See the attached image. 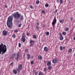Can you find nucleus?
I'll list each match as a JSON object with an SVG mask.
<instances>
[{"instance_id": "nucleus-55", "label": "nucleus", "mask_w": 75, "mask_h": 75, "mask_svg": "<svg viewBox=\"0 0 75 75\" xmlns=\"http://www.w3.org/2000/svg\"><path fill=\"white\" fill-rule=\"evenodd\" d=\"M13 58V57H12V58Z\"/></svg>"}, {"instance_id": "nucleus-43", "label": "nucleus", "mask_w": 75, "mask_h": 75, "mask_svg": "<svg viewBox=\"0 0 75 75\" xmlns=\"http://www.w3.org/2000/svg\"><path fill=\"white\" fill-rule=\"evenodd\" d=\"M57 11H58V9H56L55 11V13H57Z\"/></svg>"}, {"instance_id": "nucleus-47", "label": "nucleus", "mask_w": 75, "mask_h": 75, "mask_svg": "<svg viewBox=\"0 0 75 75\" xmlns=\"http://www.w3.org/2000/svg\"><path fill=\"white\" fill-rule=\"evenodd\" d=\"M59 0H56V1L57 2V3H58V2L59 1Z\"/></svg>"}, {"instance_id": "nucleus-33", "label": "nucleus", "mask_w": 75, "mask_h": 75, "mask_svg": "<svg viewBox=\"0 0 75 75\" xmlns=\"http://www.w3.org/2000/svg\"><path fill=\"white\" fill-rule=\"evenodd\" d=\"M25 52H28V49H26L25 50Z\"/></svg>"}, {"instance_id": "nucleus-34", "label": "nucleus", "mask_w": 75, "mask_h": 75, "mask_svg": "<svg viewBox=\"0 0 75 75\" xmlns=\"http://www.w3.org/2000/svg\"><path fill=\"white\" fill-rule=\"evenodd\" d=\"M44 72H46L47 71V68L45 67L43 69Z\"/></svg>"}, {"instance_id": "nucleus-20", "label": "nucleus", "mask_w": 75, "mask_h": 75, "mask_svg": "<svg viewBox=\"0 0 75 75\" xmlns=\"http://www.w3.org/2000/svg\"><path fill=\"white\" fill-rule=\"evenodd\" d=\"M72 51V50L71 49H69L68 50V52L69 53H70V52H71Z\"/></svg>"}, {"instance_id": "nucleus-51", "label": "nucleus", "mask_w": 75, "mask_h": 75, "mask_svg": "<svg viewBox=\"0 0 75 75\" xmlns=\"http://www.w3.org/2000/svg\"><path fill=\"white\" fill-rule=\"evenodd\" d=\"M1 71H0V75H1Z\"/></svg>"}, {"instance_id": "nucleus-25", "label": "nucleus", "mask_w": 75, "mask_h": 75, "mask_svg": "<svg viewBox=\"0 0 75 75\" xmlns=\"http://www.w3.org/2000/svg\"><path fill=\"white\" fill-rule=\"evenodd\" d=\"M41 13L42 14H45V10H42V11Z\"/></svg>"}, {"instance_id": "nucleus-37", "label": "nucleus", "mask_w": 75, "mask_h": 75, "mask_svg": "<svg viewBox=\"0 0 75 75\" xmlns=\"http://www.w3.org/2000/svg\"><path fill=\"white\" fill-rule=\"evenodd\" d=\"M14 33H17L18 32V30L17 29H16L14 31Z\"/></svg>"}, {"instance_id": "nucleus-5", "label": "nucleus", "mask_w": 75, "mask_h": 75, "mask_svg": "<svg viewBox=\"0 0 75 75\" xmlns=\"http://www.w3.org/2000/svg\"><path fill=\"white\" fill-rule=\"evenodd\" d=\"M25 33H23L22 37L21 40V41H22L23 42H25Z\"/></svg>"}, {"instance_id": "nucleus-18", "label": "nucleus", "mask_w": 75, "mask_h": 75, "mask_svg": "<svg viewBox=\"0 0 75 75\" xmlns=\"http://www.w3.org/2000/svg\"><path fill=\"white\" fill-rule=\"evenodd\" d=\"M59 22H60V23H62V24H63V23H64V20L61 19L59 21Z\"/></svg>"}, {"instance_id": "nucleus-23", "label": "nucleus", "mask_w": 75, "mask_h": 75, "mask_svg": "<svg viewBox=\"0 0 75 75\" xmlns=\"http://www.w3.org/2000/svg\"><path fill=\"white\" fill-rule=\"evenodd\" d=\"M45 34H46V35L47 36H48V35H50V33L49 32H45Z\"/></svg>"}, {"instance_id": "nucleus-12", "label": "nucleus", "mask_w": 75, "mask_h": 75, "mask_svg": "<svg viewBox=\"0 0 75 75\" xmlns=\"http://www.w3.org/2000/svg\"><path fill=\"white\" fill-rule=\"evenodd\" d=\"M44 51L45 52H47L48 51V47H44Z\"/></svg>"}, {"instance_id": "nucleus-53", "label": "nucleus", "mask_w": 75, "mask_h": 75, "mask_svg": "<svg viewBox=\"0 0 75 75\" xmlns=\"http://www.w3.org/2000/svg\"><path fill=\"white\" fill-rule=\"evenodd\" d=\"M74 56H75V53L74 54Z\"/></svg>"}, {"instance_id": "nucleus-1", "label": "nucleus", "mask_w": 75, "mask_h": 75, "mask_svg": "<svg viewBox=\"0 0 75 75\" xmlns=\"http://www.w3.org/2000/svg\"><path fill=\"white\" fill-rule=\"evenodd\" d=\"M12 16L16 20H18L20 18V20H23L24 19L23 16L21 15V14L19 13L18 12H15L12 14Z\"/></svg>"}, {"instance_id": "nucleus-14", "label": "nucleus", "mask_w": 75, "mask_h": 75, "mask_svg": "<svg viewBox=\"0 0 75 75\" xmlns=\"http://www.w3.org/2000/svg\"><path fill=\"white\" fill-rule=\"evenodd\" d=\"M38 58L39 60H42V57L41 55H39L38 56Z\"/></svg>"}, {"instance_id": "nucleus-48", "label": "nucleus", "mask_w": 75, "mask_h": 75, "mask_svg": "<svg viewBox=\"0 0 75 75\" xmlns=\"http://www.w3.org/2000/svg\"><path fill=\"white\" fill-rule=\"evenodd\" d=\"M5 8H7V5L5 6Z\"/></svg>"}, {"instance_id": "nucleus-52", "label": "nucleus", "mask_w": 75, "mask_h": 75, "mask_svg": "<svg viewBox=\"0 0 75 75\" xmlns=\"http://www.w3.org/2000/svg\"><path fill=\"white\" fill-rule=\"evenodd\" d=\"M25 54H24L23 56L24 57V56H25Z\"/></svg>"}, {"instance_id": "nucleus-39", "label": "nucleus", "mask_w": 75, "mask_h": 75, "mask_svg": "<svg viewBox=\"0 0 75 75\" xmlns=\"http://www.w3.org/2000/svg\"><path fill=\"white\" fill-rule=\"evenodd\" d=\"M18 45L19 48H20L21 47V44L20 43H19Z\"/></svg>"}, {"instance_id": "nucleus-7", "label": "nucleus", "mask_w": 75, "mask_h": 75, "mask_svg": "<svg viewBox=\"0 0 75 75\" xmlns=\"http://www.w3.org/2000/svg\"><path fill=\"white\" fill-rule=\"evenodd\" d=\"M8 34V32L7 31L4 30L2 32V35L3 36H7Z\"/></svg>"}, {"instance_id": "nucleus-41", "label": "nucleus", "mask_w": 75, "mask_h": 75, "mask_svg": "<svg viewBox=\"0 0 75 75\" xmlns=\"http://www.w3.org/2000/svg\"><path fill=\"white\" fill-rule=\"evenodd\" d=\"M14 64V63H13V62H12L10 64V65H13Z\"/></svg>"}, {"instance_id": "nucleus-15", "label": "nucleus", "mask_w": 75, "mask_h": 75, "mask_svg": "<svg viewBox=\"0 0 75 75\" xmlns=\"http://www.w3.org/2000/svg\"><path fill=\"white\" fill-rule=\"evenodd\" d=\"M65 47H62V46H61L60 47V51H63V50H65Z\"/></svg>"}, {"instance_id": "nucleus-44", "label": "nucleus", "mask_w": 75, "mask_h": 75, "mask_svg": "<svg viewBox=\"0 0 75 75\" xmlns=\"http://www.w3.org/2000/svg\"><path fill=\"white\" fill-rule=\"evenodd\" d=\"M70 19L71 21H72V20H73V18H72V17H71L70 18Z\"/></svg>"}, {"instance_id": "nucleus-46", "label": "nucleus", "mask_w": 75, "mask_h": 75, "mask_svg": "<svg viewBox=\"0 0 75 75\" xmlns=\"http://www.w3.org/2000/svg\"><path fill=\"white\" fill-rule=\"evenodd\" d=\"M31 58L32 59H33V58H34V56H33V55L31 56Z\"/></svg>"}, {"instance_id": "nucleus-26", "label": "nucleus", "mask_w": 75, "mask_h": 75, "mask_svg": "<svg viewBox=\"0 0 75 75\" xmlns=\"http://www.w3.org/2000/svg\"><path fill=\"white\" fill-rule=\"evenodd\" d=\"M39 3H40V1L39 0H38L36 2V4H38Z\"/></svg>"}, {"instance_id": "nucleus-28", "label": "nucleus", "mask_w": 75, "mask_h": 75, "mask_svg": "<svg viewBox=\"0 0 75 75\" xmlns=\"http://www.w3.org/2000/svg\"><path fill=\"white\" fill-rule=\"evenodd\" d=\"M30 8H31V9H33L34 8L33 7V6H32V5H30L29 6Z\"/></svg>"}, {"instance_id": "nucleus-27", "label": "nucleus", "mask_w": 75, "mask_h": 75, "mask_svg": "<svg viewBox=\"0 0 75 75\" xmlns=\"http://www.w3.org/2000/svg\"><path fill=\"white\" fill-rule=\"evenodd\" d=\"M45 6L46 7H48L49 6V4H46Z\"/></svg>"}, {"instance_id": "nucleus-19", "label": "nucleus", "mask_w": 75, "mask_h": 75, "mask_svg": "<svg viewBox=\"0 0 75 75\" xmlns=\"http://www.w3.org/2000/svg\"><path fill=\"white\" fill-rule=\"evenodd\" d=\"M47 66H49L50 67L51 65V62H48L47 64Z\"/></svg>"}, {"instance_id": "nucleus-32", "label": "nucleus", "mask_w": 75, "mask_h": 75, "mask_svg": "<svg viewBox=\"0 0 75 75\" xmlns=\"http://www.w3.org/2000/svg\"><path fill=\"white\" fill-rule=\"evenodd\" d=\"M52 68V67L51 66H50L48 67V70H50V69H51V68Z\"/></svg>"}, {"instance_id": "nucleus-56", "label": "nucleus", "mask_w": 75, "mask_h": 75, "mask_svg": "<svg viewBox=\"0 0 75 75\" xmlns=\"http://www.w3.org/2000/svg\"><path fill=\"white\" fill-rule=\"evenodd\" d=\"M74 34H75V33H74Z\"/></svg>"}, {"instance_id": "nucleus-30", "label": "nucleus", "mask_w": 75, "mask_h": 75, "mask_svg": "<svg viewBox=\"0 0 75 75\" xmlns=\"http://www.w3.org/2000/svg\"><path fill=\"white\" fill-rule=\"evenodd\" d=\"M33 37L34 38H35V39H36V38H37V36L35 35H33Z\"/></svg>"}, {"instance_id": "nucleus-54", "label": "nucleus", "mask_w": 75, "mask_h": 75, "mask_svg": "<svg viewBox=\"0 0 75 75\" xmlns=\"http://www.w3.org/2000/svg\"><path fill=\"white\" fill-rule=\"evenodd\" d=\"M14 56H15V55H13V57H14Z\"/></svg>"}, {"instance_id": "nucleus-16", "label": "nucleus", "mask_w": 75, "mask_h": 75, "mask_svg": "<svg viewBox=\"0 0 75 75\" xmlns=\"http://www.w3.org/2000/svg\"><path fill=\"white\" fill-rule=\"evenodd\" d=\"M27 59H30L31 58V55L30 54H27Z\"/></svg>"}, {"instance_id": "nucleus-24", "label": "nucleus", "mask_w": 75, "mask_h": 75, "mask_svg": "<svg viewBox=\"0 0 75 75\" xmlns=\"http://www.w3.org/2000/svg\"><path fill=\"white\" fill-rule=\"evenodd\" d=\"M62 34L63 35H66L67 34V33H66V32H63L62 33Z\"/></svg>"}, {"instance_id": "nucleus-4", "label": "nucleus", "mask_w": 75, "mask_h": 75, "mask_svg": "<svg viewBox=\"0 0 75 75\" xmlns=\"http://www.w3.org/2000/svg\"><path fill=\"white\" fill-rule=\"evenodd\" d=\"M22 54L21 52H18L16 54V57H15V59L16 61H18L19 58H20L21 57Z\"/></svg>"}, {"instance_id": "nucleus-3", "label": "nucleus", "mask_w": 75, "mask_h": 75, "mask_svg": "<svg viewBox=\"0 0 75 75\" xmlns=\"http://www.w3.org/2000/svg\"><path fill=\"white\" fill-rule=\"evenodd\" d=\"M7 51V47L6 45H3V44L1 43V44L0 45V54H1V52L2 53H1L2 55L6 52Z\"/></svg>"}, {"instance_id": "nucleus-10", "label": "nucleus", "mask_w": 75, "mask_h": 75, "mask_svg": "<svg viewBox=\"0 0 75 75\" xmlns=\"http://www.w3.org/2000/svg\"><path fill=\"white\" fill-rule=\"evenodd\" d=\"M23 67V66L22 65V64H20L18 66V69H17V71L18 72H20V70H21V69H22V68Z\"/></svg>"}, {"instance_id": "nucleus-6", "label": "nucleus", "mask_w": 75, "mask_h": 75, "mask_svg": "<svg viewBox=\"0 0 75 75\" xmlns=\"http://www.w3.org/2000/svg\"><path fill=\"white\" fill-rule=\"evenodd\" d=\"M55 23H57V19H56V17L55 16L54 19L53 20V22L52 23L53 27H54V25H55Z\"/></svg>"}, {"instance_id": "nucleus-9", "label": "nucleus", "mask_w": 75, "mask_h": 75, "mask_svg": "<svg viewBox=\"0 0 75 75\" xmlns=\"http://www.w3.org/2000/svg\"><path fill=\"white\" fill-rule=\"evenodd\" d=\"M59 35L60 36L59 40L61 41H62L64 40V36L62 35V33H59Z\"/></svg>"}, {"instance_id": "nucleus-38", "label": "nucleus", "mask_w": 75, "mask_h": 75, "mask_svg": "<svg viewBox=\"0 0 75 75\" xmlns=\"http://www.w3.org/2000/svg\"><path fill=\"white\" fill-rule=\"evenodd\" d=\"M60 4H62L63 3V1L62 0H60Z\"/></svg>"}, {"instance_id": "nucleus-40", "label": "nucleus", "mask_w": 75, "mask_h": 75, "mask_svg": "<svg viewBox=\"0 0 75 75\" xmlns=\"http://www.w3.org/2000/svg\"><path fill=\"white\" fill-rule=\"evenodd\" d=\"M45 24H43V26L42 27L43 28H44V27H45Z\"/></svg>"}, {"instance_id": "nucleus-31", "label": "nucleus", "mask_w": 75, "mask_h": 75, "mask_svg": "<svg viewBox=\"0 0 75 75\" xmlns=\"http://www.w3.org/2000/svg\"><path fill=\"white\" fill-rule=\"evenodd\" d=\"M43 74H42V72L41 71L39 73V75H43Z\"/></svg>"}, {"instance_id": "nucleus-35", "label": "nucleus", "mask_w": 75, "mask_h": 75, "mask_svg": "<svg viewBox=\"0 0 75 75\" xmlns=\"http://www.w3.org/2000/svg\"><path fill=\"white\" fill-rule=\"evenodd\" d=\"M13 38H16V34H14L12 35Z\"/></svg>"}, {"instance_id": "nucleus-17", "label": "nucleus", "mask_w": 75, "mask_h": 75, "mask_svg": "<svg viewBox=\"0 0 75 75\" xmlns=\"http://www.w3.org/2000/svg\"><path fill=\"white\" fill-rule=\"evenodd\" d=\"M13 72L14 74H16L17 73V70H16L15 69H14L13 70Z\"/></svg>"}, {"instance_id": "nucleus-22", "label": "nucleus", "mask_w": 75, "mask_h": 75, "mask_svg": "<svg viewBox=\"0 0 75 75\" xmlns=\"http://www.w3.org/2000/svg\"><path fill=\"white\" fill-rule=\"evenodd\" d=\"M69 29L67 27L66 28H65L64 30L65 31H69Z\"/></svg>"}, {"instance_id": "nucleus-13", "label": "nucleus", "mask_w": 75, "mask_h": 75, "mask_svg": "<svg viewBox=\"0 0 75 75\" xmlns=\"http://www.w3.org/2000/svg\"><path fill=\"white\" fill-rule=\"evenodd\" d=\"M34 74H35V75H37L38 74V72L36 70H34L33 71Z\"/></svg>"}, {"instance_id": "nucleus-45", "label": "nucleus", "mask_w": 75, "mask_h": 75, "mask_svg": "<svg viewBox=\"0 0 75 75\" xmlns=\"http://www.w3.org/2000/svg\"><path fill=\"white\" fill-rule=\"evenodd\" d=\"M26 35H27V36H29V33H26Z\"/></svg>"}, {"instance_id": "nucleus-50", "label": "nucleus", "mask_w": 75, "mask_h": 75, "mask_svg": "<svg viewBox=\"0 0 75 75\" xmlns=\"http://www.w3.org/2000/svg\"><path fill=\"white\" fill-rule=\"evenodd\" d=\"M45 63H46V61L45 60V61H44V63H45Z\"/></svg>"}, {"instance_id": "nucleus-42", "label": "nucleus", "mask_w": 75, "mask_h": 75, "mask_svg": "<svg viewBox=\"0 0 75 75\" xmlns=\"http://www.w3.org/2000/svg\"><path fill=\"white\" fill-rule=\"evenodd\" d=\"M34 63V61H32L31 62V64H33Z\"/></svg>"}, {"instance_id": "nucleus-29", "label": "nucleus", "mask_w": 75, "mask_h": 75, "mask_svg": "<svg viewBox=\"0 0 75 75\" xmlns=\"http://www.w3.org/2000/svg\"><path fill=\"white\" fill-rule=\"evenodd\" d=\"M22 25V24L21 23H20L18 25V27H19V28H20L21 27V26Z\"/></svg>"}, {"instance_id": "nucleus-8", "label": "nucleus", "mask_w": 75, "mask_h": 75, "mask_svg": "<svg viewBox=\"0 0 75 75\" xmlns=\"http://www.w3.org/2000/svg\"><path fill=\"white\" fill-rule=\"evenodd\" d=\"M35 41L34 40H30V47H33L34 45V42Z\"/></svg>"}, {"instance_id": "nucleus-11", "label": "nucleus", "mask_w": 75, "mask_h": 75, "mask_svg": "<svg viewBox=\"0 0 75 75\" xmlns=\"http://www.w3.org/2000/svg\"><path fill=\"white\" fill-rule=\"evenodd\" d=\"M58 62V59H57V58H55L54 59L52 60V63L53 64H57Z\"/></svg>"}, {"instance_id": "nucleus-49", "label": "nucleus", "mask_w": 75, "mask_h": 75, "mask_svg": "<svg viewBox=\"0 0 75 75\" xmlns=\"http://www.w3.org/2000/svg\"><path fill=\"white\" fill-rule=\"evenodd\" d=\"M74 40H75V36L74 38Z\"/></svg>"}, {"instance_id": "nucleus-36", "label": "nucleus", "mask_w": 75, "mask_h": 75, "mask_svg": "<svg viewBox=\"0 0 75 75\" xmlns=\"http://www.w3.org/2000/svg\"><path fill=\"white\" fill-rule=\"evenodd\" d=\"M37 25L36 26H39L40 25V23L38 22H37L36 23Z\"/></svg>"}, {"instance_id": "nucleus-2", "label": "nucleus", "mask_w": 75, "mask_h": 75, "mask_svg": "<svg viewBox=\"0 0 75 75\" xmlns=\"http://www.w3.org/2000/svg\"><path fill=\"white\" fill-rule=\"evenodd\" d=\"M13 20V18L12 16H9L8 17V20L6 23L8 27L11 29L12 26V21Z\"/></svg>"}, {"instance_id": "nucleus-21", "label": "nucleus", "mask_w": 75, "mask_h": 75, "mask_svg": "<svg viewBox=\"0 0 75 75\" xmlns=\"http://www.w3.org/2000/svg\"><path fill=\"white\" fill-rule=\"evenodd\" d=\"M36 31H39V27L38 26H36Z\"/></svg>"}]
</instances>
